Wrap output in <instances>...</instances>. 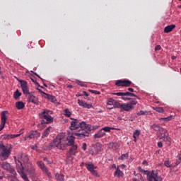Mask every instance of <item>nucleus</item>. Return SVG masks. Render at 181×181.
I'll use <instances>...</instances> for the list:
<instances>
[{"label":"nucleus","instance_id":"1","mask_svg":"<svg viewBox=\"0 0 181 181\" xmlns=\"http://www.w3.org/2000/svg\"><path fill=\"white\" fill-rule=\"evenodd\" d=\"M76 138L73 136H64L61 134L57 136V137L51 143V146L53 148H57L61 151H64L66 146H71L68 153L66 154V163H72L74 160V156L77 153L78 146L74 145V141Z\"/></svg>","mask_w":181,"mask_h":181},{"label":"nucleus","instance_id":"2","mask_svg":"<svg viewBox=\"0 0 181 181\" xmlns=\"http://www.w3.org/2000/svg\"><path fill=\"white\" fill-rule=\"evenodd\" d=\"M13 159L18 173H19L23 180L29 181L25 170H27L31 176H33L35 173V168L32 165V163L29 160V157L26 154L21 153L18 154L17 157L14 156Z\"/></svg>","mask_w":181,"mask_h":181},{"label":"nucleus","instance_id":"3","mask_svg":"<svg viewBox=\"0 0 181 181\" xmlns=\"http://www.w3.org/2000/svg\"><path fill=\"white\" fill-rule=\"evenodd\" d=\"M70 129L75 131L74 135L77 136L78 139H83L86 136H90L91 132V125L86 124V122H78L77 119H71Z\"/></svg>","mask_w":181,"mask_h":181},{"label":"nucleus","instance_id":"4","mask_svg":"<svg viewBox=\"0 0 181 181\" xmlns=\"http://www.w3.org/2000/svg\"><path fill=\"white\" fill-rule=\"evenodd\" d=\"M12 152V146H5L4 141H0V159L6 160L11 156Z\"/></svg>","mask_w":181,"mask_h":181},{"label":"nucleus","instance_id":"5","mask_svg":"<svg viewBox=\"0 0 181 181\" xmlns=\"http://www.w3.org/2000/svg\"><path fill=\"white\" fill-rule=\"evenodd\" d=\"M144 175H147V180L148 181H162V177L158 175V173L155 171L141 170Z\"/></svg>","mask_w":181,"mask_h":181},{"label":"nucleus","instance_id":"6","mask_svg":"<svg viewBox=\"0 0 181 181\" xmlns=\"http://www.w3.org/2000/svg\"><path fill=\"white\" fill-rule=\"evenodd\" d=\"M50 114H52V111L45 110L40 114V118L42 119H45L46 124H51V122H53V117L50 116Z\"/></svg>","mask_w":181,"mask_h":181},{"label":"nucleus","instance_id":"7","mask_svg":"<svg viewBox=\"0 0 181 181\" xmlns=\"http://www.w3.org/2000/svg\"><path fill=\"white\" fill-rule=\"evenodd\" d=\"M103 146L101 144L97 143L96 145L93 146L90 150V154L93 156H97L100 152H103Z\"/></svg>","mask_w":181,"mask_h":181},{"label":"nucleus","instance_id":"8","mask_svg":"<svg viewBox=\"0 0 181 181\" xmlns=\"http://www.w3.org/2000/svg\"><path fill=\"white\" fill-rule=\"evenodd\" d=\"M1 168L4 170H6V172H8L9 173H11L13 176H16V171L15 170V168L11 164L8 162H3L1 164Z\"/></svg>","mask_w":181,"mask_h":181},{"label":"nucleus","instance_id":"9","mask_svg":"<svg viewBox=\"0 0 181 181\" xmlns=\"http://www.w3.org/2000/svg\"><path fill=\"white\" fill-rule=\"evenodd\" d=\"M37 165L40 168H41L42 172L44 173H45V175H47V176H48L49 179H52V173H50V172H49L47 167H46V165H45V163H43V161H42V160L37 161Z\"/></svg>","mask_w":181,"mask_h":181},{"label":"nucleus","instance_id":"10","mask_svg":"<svg viewBox=\"0 0 181 181\" xmlns=\"http://www.w3.org/2000/svg\"><path fill=\"white\" fill-rule=\"evenodd\" d=\"M131 84H132V81L129 80H117L115 82V85L117 86V87H130Z\"/></svg>","mask_w":181,"mask_h":181},{"label":"nucleus","instance_id":"11","mask_svg":"<svg viewBox=\"0 0 181 181\" xmlns=\"http://www.w3.org/2000/svg\"><path fill=\"white\" fill-rule=\"evenodd\" d=\"M19 82L21 83L23 94H25V96L30 94V92H29V86H28V82L23 80H20Z\"/></svg>","mask_w":181,"mask_h":181},{"label":"nucleus","instance_id":"12","mask_svg":"<svg viewBox=\"0 0 181 181\" xmlns=\"http://www.w3.org/2000/svg\"><path fill=\"white\" fill-rule=\"evenodd\" d=\"M25 97L28 98V103H33V104H35V105H39L40 104V102H39V99L35 95H33V93L30 92V93H28Z\"/></svg>","mask_w":181,"mask_h":181},{"label":"nucleus","instance_id":"13","mask_svg":"<svg viewBox=\"0 0 181 181\" xmlns=\"http://www.w3.org/2000/svg\"><path fill=\"white\" fill-rule=\"evenodd\" d=\"M160 138L161 139H163V141H164V142H166L168 146H170V145H172V139L169 137V134H168V130H165V132L161 133Z\"/></svg>","mask_w":181,"mask_h":181},{"label":"nucleus","instance_id":"14","mask_svg":"<svg viewBox=\"0 0 181 181\" xmlns=\"http://www.w3.org/2000/svg\"><path fill=\"white\" fill-rule=\"evenodd\" d=\"M7 111H3L1 112V124H0V132L5 128V124H6V121H8V117H6Z\"/></svg>","mask_w":181,"mask_h":181},{"label":"nucleus","instance_id":"15","mask_svg":"<svg viewBox=\"0 0 181 181\" xmlns=\"http://www.w3.org/2000/svg\"><path fill=\"white\" fill-rule=\"evenodd\" d=\"M151 128L156 131V132H160V134H163V132H166V129L163 127H160L159 124H154L151 126Z\"/></svg>","mask_w":181,"mask_h":181},{"label":"nucleus","instance_id":"16","mask_svg":"<svg viewBox=\"0 0 181 181\" xmlns=\"http://www.w3.org/2000/svg\"><path fill=\"white\" fill-rule=\"evenodd\" d=\"M30 138V139H33V138H40V133L37 131L31 132L30 134L25 137V141Z\"/></svg>","mask_w":181,"mask_h":181},{"label":"nucleus","instance_id":"17","mask_svg":"<svg viewBox=\"0 0 181 181\" xmlns=\"http://www.w3.org/2000/svg\"><path fill=\"white\" fill-rule=\"evenodd\" d=\"M78 104L80 105V107H83V108L90 109L93 107V104H88L84 102V100H81L80 99H78Z\"/></svg>","mask_w":181,"mask_h":181},{"label":"nucleus","instance_id":"18","mask_svg":"<svg viewBox=\"0 0 181 181\" xmlns=\"http://www.w3.org/2000/svg\"><path fill=\"white\" fill-rule=\"evenodd\" d=\"M134 107H131L129 103H124L122 105V109L120 110L121 112H124V111H130L132 110Z\"/></svg>","mask_w":181,"mask_h":181},{"label":"nucleus","instance_id":"19","mask_svg":"<svg viewBox=\"0 0 181 181\" xmlns=\"http://www.w3.org/2000/svg\"><path fill=\"white\" fill-rule=\"evenodd\" d=\"M104 135H105V132H104V131L100 129L99 132L95 133L93 136L95 139H99L100 138H103Z\"/></svg>","mask_w":181,"mask_h":181},{"label":"nucleus","instance_id":"20","mask_svg":"<svg viewBox=\"0 0 181 181\" xmlns=\"http://www.w3.org/2000/svg\"><path fill=\"white\" fill-rule=\"evenodd\" d=\"M108 146L110 149H113L114 151H117V149L119 148V144L117 142H112V143H110Z\"/></svg>","mask_w":181,"mask_h":181},{"label":"nucleus","instance_id":"21","mask_svg":"<svg viewBox=\"0 0 181 181\" xmlns=\"http://www.w3.org/2000/svg\"><path fill=\"white\" fill-rule=\"evenodd\" d=\"M85 165L86 169H88L89 172L92 171L93 170L97 168V166L94 165V164H93V163L91 162L86 163Z\"/></svg>","mask_w":181,"mask_h":181},{"label":"nucleus","instance_id":"22","mask_svg":"<svg viewBox=\"0 0 181 181\" xmlns=\"http://www.w3.org/2000/svg\"><path fill=\"white\" fill-rule=\"evenodd\" d=\"M175 28H176V25H168L164 28V33H169L172 32V30H173L175 29Z\"/></svg>","mask_w":181,"mask_h":181},{"label":"nucleus","instance_id":"23","mask_svg":"<svg viewBox=\"0 0 181 181\" xmlns=\"http://www.w3.org/2000/svg\"><path fill=\"white\" fill-rule=\"evenodd\" d=\"M52 129V127H48L42 133V138H47L50 134V131Z\"/></svg>","mask_w":181,"mask_h":181},{"label":"nucleus","instance_id":"24","mask_svg":"<svg viewBox=\"0 0 181 181\" xmlns=\"http://www.w3.org/2000/svg\"><path fill=\"white\" fill-rule=\"evenodd\" d=\"M44 94L45 95V98H47V100H49V101H51L52 103H57V100L56 99V97L47 94L46 93H44Z\"/></svg>","mask_w":181,"mask_h":181},{"label":"nucleus","instance_id":"25","mask_svg":"<svg viewBox=\"0 0 181 181\" xmlns=\"http://www.w3.org/2000/svg\"><path fill=\"white\" fill-rule=\"evenodd\" d=\"M16 107L17 110H23L25 108V103L22 101H18L16 103Z\"/></svg>","mask_w":181,"mask_h":181},{"label":"nucleus","instance_id":"26","mask_svg":"<svg viewBox=\"0 0 181 181\" xmlns=\"http://www.w3.org/2000/svg\"><path fill=\"white\" fill-rule=\"evenodd\" d=\"M115 95H117L118 97H122V100H128L129 101H131V100H132V98H125L124 97V93L122 92H118V93H113Z\"/></svg>","mask_w":181,"mask_h":181},{"label":"nucleus","instance_id":"27","mask_svg":"<svg viewBox=\"0 0 181 181\" xmlns=\"http://www.w3.org/2000/svg\"><path fill=\"white\" fill-rule=\"evenodd\" d=\"M55 179L57 181H64V175L60 174V173H56Z\"/></svg>","mask_w":181,"mask_h":181},{"label":"nucleus","instance_id":"28","mask_svg":"<svg viewBox=\"0 0 181 181\" xmlns=\"http://www.w3.org/2000/svg\"><path fill=\"white\" fill-rule=\"evenodd\" d=\"M21 134H6L4 136L5 139H13V138H18V136H21Z\"/></svg>","mask_w":181,"mask_h":181},{"label":"nucleus","instance_id":"29","mask_svg":"<svg viewBox=\"0 0 181 181\" xmlns=\"http://www.w3.org/2000/svg\"><path fill=\"white\" fill-rule=\"evenodd\" d=\"M124 173H122V171L119 169V168H116V171L114 173V176H117V177H121V176H123Z\"/></svg>","mask_w":181,"mask_h":181},{"label":"nucleus","instance_id":"30","mask_svg":"<svg viewBox=\"0 0 181 181\" xmlns=\"http://www.w3.org/2000/svg\"><path fill=\"white\" fill-rule=\"evenodd\" d=\"M21 95H22V93L21 92H19L18 90H17L14 94H13V98L15 100H18L19 98V97H21Z\"/></svg>","mask_w":181,"mask_h":181},{"label":"nucleus","instance_id":"31","mask_svg":"<svg viewBox=\"0 0 181 181\" xmlns=\"http://www.w3.org/2000/svg\"><path fill=\"white\" fill-rule=\"evenodd\" d=\"M64 115H65V117H68V118H70V117H71V112H70L69 109H65L64 110Z\"/></svg>","mask_w":181,"mask_h":181},{"label":"nucleus","instance_id":"32","mask_svg":"<svg viewBox=\"0 0 181 181\" xmlns=\"http://www.w3.org/2000/svg\"><path fill=\"white\" fill-rule=\"evenodd\" d=\"M124 97H136V98H138L136 95H135L134 93H132L131 92H125V93H124Z\"/></svg>","mask_w":181,"mask_h":181},{"label":"nucleus","instance_id":"33","mask_svg":"<svg viewBox=\"0 0 181 181\" xmlns=\"http://www.w3.org/2000/svg\"><path fill=\"white\" fill-rule=\"evenodd\" d=\"M115 102H116V100H114L113 98H109L107 100V105H112L114 107Z\"/></svg>","mask_w":181,"mask_h":181},{"label":"nucleus","instance_id":"34","mask_svg":"<svg viewBox=\"0 0 181 181\" xmlns=\"http://www.w3.org/2000/svg\"><path fill=\"white\" fill-rule=\"evenodd\" d=\"M114 108H120V110L122 107V104L119 103L118 101L116 100V102H115V105H113Z\"/></svg>","mask_w":181,"mask_h":181},{"label":"nucleus","instance_id":"35","mask_svg":"<svg viewBox=\"0 0 181 181\" xmlns=\"http://www.w3.org/2000/svg\"><path fill=\"white\" fill-rule=\"evenodd\" d=\"M153 110H155V111H156L157 112H160V113H163V112H165V110H163V107H153Z\"/></svg>","mask_w":181,"mask_h":181},{"label":"nucleus","instance_id":"36","mask_svg":"<svg viewBox=\"0 0 181 181\" xmlns=\"http://www.w3.org/2000/svg\"><path fill=\"white\" fill-rule=\"evenodd\" d=\"M141 135V131L140 130H135L133 133V138H138Z\"/></svg>","mask_w":181,"mask_h":181},{"label":"nucleus","instance_id":"37","mask_svg":"<svg viewBox=\"0 0 181 181\" xmlns=\"http://www.w3.org/2000/svg\"><path fill=\"white\" fill-rule=\"evenodd\" d=\"M165 166H166V168H173V165H172V164H170V161H169V160H167L165 161L164 163Z\"/></svg>","mask_w":181,"mask_h":181},{"label":"nucleus","instance_id":"38","mask_svg":"<svg viewBox=\"0 0 181 181\" xmlns=\"http://www.w3.org/2000/svg\"><path fill=\"white\" fill-rule=\"evenodd\" d=\"M90 172L92 175H93V176H96V177H100V175L98 174V173H97V170H95V169H93Z\"/></svg>","mask_w":181,"mask_h":181},{"label":"nucleus","instance_id":"39","mask_svg":"<svg viewBox=\"0 0 181 181\" xmlns=\"http://www.w3.org/2000/svg\"><path fill=\"white\" fill-rule=\"evenodd\" d=\"M128 104L130 105V107H134V105H136V104H138V101L132 100L131 102L128 103Z\"/></svg>","mask_w":181,"mask_h":181},{"label":"nucleus","instance_id":"40","mask_svg":"<svg viewBox=\"0 0 181 181\" xmlns=\"http://www.w3.org/2000/svg\"><path fill=\"white\" fill-rule=\"evenodd\" d=\"M120 160H124L125 159H128V153L122 154V156L119 158Z\"/></svg>","mask_w":181,"mask_h":181},{"label":"nucleus","instance_id":"41","mask_svg":"<svg viewBox=\"0 0 181 181\" xmlns=\"http://www.w3.org/2000/svg\"><path fill=\"white\" fill-rule=\"evenodd\" d=\"M146 114H148V112H146V111L145 112L144 110H141L140 112H139L137 113V117H139L141 115H146Z\"/></svg>","mask_w":181,"mask_h":181},{"label":"nucleus","instance_id":"42","mask_svg":"<svg viewBox=\"0 0 181 181\" xmlns=\"http://www.w3.org/2000/svg\"><path fill=\"white\" fill-rule=\"evenodd\" d=\"M180 163H181V157L179 156H177V161L175 163V166L180 165Z\"/></svg>","mask_w":181,"mask_h":181},{"label":"nucleus","instance_id":"43","mask_svg":"<svg viewBox=\"0 0 181 181\" xmlns=\"http://www.w3.org/2000/svg\"><path fill=\"white\" fill-rule=\"evenodd\" d=\"M101 130L103 131V132H110L111 131V129L110 127H105L101 129Z\"/></svg>","mask_w":181,"mask_h":181},{"label":"nucleus","instance_id":"44","mask_svg":"<svg viewBox=\"0 0 181 181\" xmlns=\"http://www.w3.org/2000/svg\"><path fill=\"white\" fill-rule=\"evenodd\" d=\"M43 160L44 162H46L48 165H52V163H53V162L49 160L47 158H44Z\"/></svg>","mask_w":181,"mask_h":181},{"label":"nucleus","instance_id":"45","mask_svg":"<svg viewBox=\"0 0 181 181\" xmlns=\"http://www.w3.org/2000/svg\"><path fill=\"white\" fill-rule=\"evenodd\" d=\"M159 119H162L163 121H170V119H172L171 117H161Z\"/></svg>","mask_w":181,"mask_h":181},{"label":"nucleus","instance_id":"46","mask_svg":"<svg viewBox=\"0 0 181 181\" xmlns=\"http://www.w3.org/2000/svg\"><path fill=\"white\" fill-rule=\"evenodd\" d=\"M89 91H90V93H92V94H98V95L100 94V93L99 91H97V90H90Z\"/></svg>","mask_w":181,"mask_h":181},{"label":"nucleus","instance_id":"47","mask_svg":"<svg viewBox=\"0 0 181 181\" xmlns=\"http://www.w3.org/2000/svg\"><path fill=\"white\" fill-rule=\"evenodd\" d=\"M82 149H83V151H87V144H86V143L83 144Z\"/></svg>","mask_w":181,"mask_h":181},{"label":"nucleus","instance_id":"48","mask_svg":"<svg viewBox=\"0 0 181 181\" xmlns=\"http://www.w3.org/2000/svg\"><path fill=\"white\" fill-rule=\"evenodd\" d=\"M97 128H98V126H93V127L90 126V131H95Z\"/></svg>","mask_w":181,"mask_h":181},{"label":"nucleus","instance_id":"49","mask_svg":"<svg viewBox=\"0 0 181 181\" xmlns=\"http://www.w3.org/2000/svg\"><path fill=\"white\" fill-rule=\"evenodd\" d=\"M158 148H162L163 146V143L162 141H160L158 143Z\"/></svg>","mask_w":181,"mask_h":181},{"label":"nucleus","instance_id":"50","mask_svg":"<svg viewBox=\"0 0 181 181\" xmlns=\"http://www.w3.org/2000/svg\"><path fill=\"white\" fill-rule=\"evenodd\" d=\"M107 108L108 110H112L114 108V106H112V105H107Z\"/></svg>","mask_w":181,"mask_h":181},{"label":"nucleus","instance_id":"51","mask_svg":"<svg viewBox=\"0 0 181 181\" xmlns=\"http://www.w3.org/2000/svg\"><path fill=\"white\" fill-rule=\"evenodd\" d=\"M162 49V47L160 45H157L155 47V50H160Z\"/></svg>","mask_w":181,"mask_h":181},{"label":"nucleus","instance_id":"52","mask_svg":"<svg viewBox=\"0 0 181 181\" xmlns=\"http://www.w3.org/2000/svg\"><path fill=\"white\" fill-rule=\"evenodd\" d=\"M78 86H81V87H87V85L82 83L81 82L78 83Z\"/></svg>","mask_w":181,"mask_h":181},{"label":"nucleus","instance_id":"53","mask_svg":"<svg viewBox=\"0 0 181 181\" xmlns=\"http://www.w3.org/2000/svg\"><path fill=\"white\" fill-rule=\"evenodd\" d=\"M83 95H86V97H88V93H87L86 91L82 92Z\"/></svg>","mask_w":181,"mask_h":181},{"label":"nucleus","instance_id":"54","mask_svg":"<svg viewBox=\"0 0 181 181\" xmlns=\"http://www.w3.org/2000/svg\"><path fill=\"white\" fill-rule=\"evenodd\" d=\"M32 149H33L34 151H37V146H32Z\"/></svg>","mask_w":181,"mask_h":181},{"label":"nucleus","instance_id":"55","mask_svg":"<svg viewBox=\"0 0 181 181\" xmlns=\"http://www.w3.org/2000/svg\"><path fill=\"white\" fill-rule=\"evenodd\" d=\"M117 168V165L115 164H112L110 167L111 169H115Z\"/></svg>","mask_w":181,"mask_h":181},{"label":"nucleus","instance_id":"56","mask_svg":"<svg viewBox=\"0 0 181 181\" xmlns=\"http://www.w3.org/2000/svg\"><path fill=\"white\" fill-rule=\"evenodd\" d=\"M128 90H129L130 93H134V88H128Z\"/></svg>","mask_w":181,"mask_h":181},{"label":"nucleus","instance_id":"57","mask_svg":"<svg viewBox=\"0 0 181 181\" xmlns=\"http://www.w3.org/2000/svg\"><path fill=\"white\" fill-rule=\"evenodd\" d=\"M76 97H83V93H77Z\"/></svg>","mask_w":181,"mask_h":181},{"label":"nucleus","instance_id":"58","mask_svg":"<svg viewBox=\"0 0 181 181\" xmlns=\"http://www.w3.org/2000/svg\"><path fill=\"white\" fill-rule=\"evenodd\" d=\"M37 90H38L39 93H42V94H45V93H44L45 92H43V90H42L41 89H39V88H38Z\"/></svg>","mask_w":181,"mask_h":181},{"label":"nucleus","instance_id":"59","mask_svg":"<svg viewBox=\"0 0 181 181\" xmlns=\"http://www.w3.org/2000/svg\"><path fill=\"white\" fill-rule=\"evenodd\" d=\"M146 163H148V162L146 160L143 161V165H146Z\"/></svg>","mask_w":181,"mask_h":181},{"label":"nucleus","instance_id":"60","mask_svg":"<svg viewBox=\"0 0 181 181\" xmlns=\"http://www.w3.org/2000/svg\"><path fill=\"white\" fill-rule=\"evenodd\" d=\"M171 59H172L173 60H175V59H176V56H173V57H171Z\"/></svg>","mask_w":181,"mask_h":181},{"label":"nucleus","instance_id":"61","mask_svg":"<svg viewBox=\"0 0 181 181\" xmlns=\"http://www.w3.org/2000/svg\"><path fill=\"white\" fill-rule=\"evenodd\" d=\"M35 76H37V77H39V78H42L39 75H37V74H35Z\"/></svg>","mask_w":181,"mask_h":181},{"label":"nucleus","instance_id":"62","mask_svg":"<svg viewBox=\"0 0 181 181\" xmlns=\"http://www.w3.org/2000/svg\"><path fill=\"white\" fill-rule=\"evenodd\" d=\"M134 142H136V138H134Z\"/></svg>","mask_w":181,"mask_h":181},{"label":"nucleus","instance_id":"63","mask_svg":"<svg viewBox=\"0 0 181 181\" xmlns=\"http://www.w3.org/2000/svg\"><path fill=\"white\" fill-rule=\"evenodd\" d=\"M45 87H47V85L46 83H44Z\"/></svg>","mask_w":181,"mask_h":181},{"label":"nucleus","instance_id":"64","mask_svg":"<svg viewBox=\"0 0 181 181\" xmlns=\"http://www.w3.org/2000/svg\"><path fill=\"white\" fill-rule=\"evenodd\" d=\"M178 8H181V5L178 6Z\"/></svg>","mask_w":181,"mask_h":181}]
</instances>
